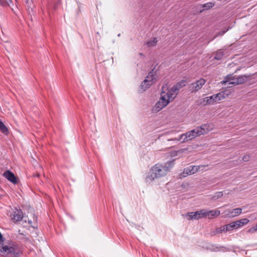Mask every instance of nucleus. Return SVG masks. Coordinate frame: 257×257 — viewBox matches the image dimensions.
<instances>
[{
    "label": "nucleus",
    "instance_id": "nucleus-1",
    "mask_svg": "<svg viewBox=\"0 0 257 257\" xmlns=\"http://www.w3.org/2000/svg\"><path fill=\"white\" fill-rule=\"evenodd\" d=\"M173 164V162H168L164 164L155 165L150 170L146 179V181L152 182L155 179L165 176L172 168Z\"/></svg>",
    "mask_w": 257,
    "mask_h": 257
},
{
    "label": "nucleus",
    "instance_id": "nucleus-2",
    "mask_svg": "<svg viewBox=\"0 0 257 257\" xmlns=\"http://www.w3.org/2000/svg\"><path fill=\"white\" fill-rule=\"evenodd\" d=\"M210 130L211 128L208 124H204L199 127H197L195 129L180 135L177 140L181 141L182 140L183 141H182V143H184L186 141L191 140L195 138L197 136H199L205 134Z\"/></svg>",
    "mask_w": 257,
    "mask_h": 257
},
{
    "label": "nucleus",
    "instance_id": "nucleus-3",
    "mask_svg": "<svg viewBox=\"0 0 257 257\" xmlns=\"http://www.w3.org/2000/svg\"><path fill=\"white\" fill-rule=\"evenodd\" d=\"M0 252L5 257H20L22 250L17 243H12L9 245L0 246Z\"/></svg>",
    "mask_w": 257,
    "mask_h": 257
},
{
    "label": "nucleus",
    "instance_id": "nucleus-4",
    "mask_svg": "<svg viewBox=\"0 0 257 257\" xmlns=\"http://www.w3.org/2000/svg\"><path fill=\"white\" fill-rule=\"evenodd\" d=\"M171 99L165 91H162L161 94V97L159 101L156 104L154 107L155 111H159L166 106L169 102V100Z\"/></svg>",
    "mask_w": 257,
    "mask_h": 257
},
{
    "label": "nucleus",
    "instance_id": "nucleus-5",
    "mask_svg": "<svg viewBox=\"0 0 257 257\" xmlns=\"http://www.w3.org/2000/svg\"><path fill=\"white\" fill-rule=\"evenodd\" d=\"M206 80L204 79L201 78L195 82L190 84L188 87L189 90L190 91L191 93L196 92L202 88Z\"/></svg>",
    "mask_w": 257,
    "mask_h": 257
},
{
    "label": "nucleus",
    "instance_id": "nucleus-6",
    "mask_svg": "<svg viewBox=\"0 0 257 257\" xmlns=\"http://www.w3.org/2000/svg\"><path fill=\"white\" fill-rule=\"evenodd\" d=\"M200 168L198 166H190L185 168L183 172L180 174V178H184L188 175H191L197 172Z\"/></svg>",
    "mask_w": 257,
    "mask_h": 257
},
{
    "label": "nucleus",
    "instance_id": "nucleus-7",
    "mask_svg": "<svg viewBox=\"0 0 257 257\" xmlns=\"http://www.w3.org/2000/svg\"><path fill=\"white\" fill-rule=\"evenodd\" d=\"M242 212L241 208H236L230 210H226L224 211V217L231 218L238 216Z\"/></svg>",
    "mask_w": 257,
    "mask_h": 257
},
{
    "label": "nucleus",
    "instance_id": "nucleus-8",
    "mask_svg": "<svg viewBox=\"0 0 257 257\" xmlns=\"http://www.w3.org/2000/svg\"><path fill=\"white\" fill-rule=\"evenodd\" d=\"M203 209L197 211L195 212H189L186 215V217L188 220L191 219H198L199 218H201L203 217Z\"/></svg>",
    "mask_w": 257,
    "mask_h": 257
},
{
    "label": "nucleus",
    "instance_id": "nucleus-9",
    "mask_svg": "<svg viewBox=\"0 0 257 257\" xmlns=\"http://www.w3.org/2000/svg\"><path fill=\"white\" fill-rule=\"evenodd\" d=\"M11 216L12 219L14 222H18L23 219L24 217L23 212L21 209H16V210L12 214Z\"/></svg>",
    "mask_w": 257,
    "mask_h": 257
},
{
    "label": "nucleus",
    "instance_id": "nucleus-10",
    "mask_svg": "<svg viewBox=\"0 0 257 257\" xmlns=\"http://www.w3.org/2000/svg\"><path fill=\"white\" fill-rule=\"evenodd\" d=\"M4 177L7 179L9 181L14 184L18 183V179L14 174L10 170L6 171L3 174Z\"/></svg>",
    "mask_w": 257,
    "mask_h": 257
},
{
    "label": "nucleus",
    "instance_id": "nucleus-11",
    "mask_svg": "<svg viewBox=\"0 0 257 257\" xmlns=\"http://www.w3.org/2000/svg\"><path fill=\"white\" fill-rule=\"evenodd\" d=\"M203 211L204 213H203V217H208V218H212L217 217L220 214V211L217 209L209 211L203 209Z\"/></svg>",
    "mask_w": 257,
    "mask_h": 257
},
{
    "label": "nucleus",
    "instance_id": "nucleus-12",
    "mask_svg": "<svg viewBox=\"0 0 257 257\" xmlns=\"http://www.w3.org/2000/svg\"><path fill=\"white\" fill-rule=\"evenodd\" d=\"M218 95H212L209 97H206L204 98L203 101L201 102V104L205 106L207 104H210L217 101L216 98L218 97Z\"/></svg>",
    "mask_w": 257,
    "mask_h": 257
},
{
    "label": "nucleus",
    "instance_id": "nucleus-13",
    "mask_svg": "<svg viewBox=\"0 0 257 257\" xmlns=\"http://www.w3.org/2000/svg\"><path fill=\"white\" fill-rule=\"evenodd\" d=\"M157 73V70H155V68L152 69L151 71H150L146 77L145 79H148L147 83H151L152 85L156 80V78L154 77L155 75Z\"/></svg>",
    "mask_w": 257,
    "mask_h": 257
},
{
    "label": "nucleus",
    "instance_id": "nucleus-14",
    "mask_svg": "<svg viewBox=\"0 0 257 257\" xmlns=\"http://www.w3.org/2000/svg\"><path fill=\"white\" fill-rule=\"evenodd\" d=\"M26 3V7H27V11L29 15L32 16V14H33L34 8H35V6L34 5L33 2L32 1H29V0H24Z\"/></svg>",
    "mask_w": 257,
    "mask_h": 257
},
{
    "label": "nucleus",
    "instance_id": "nucleus-15",
    "mask_svg": "<svg viewBox=\"0 0 257 257\" xmlns=\"http://www.w3.org/2000/svg\"><path fill=\"white\" fill-rule=\"evenodd\" d=\"M251 75H243L238 76L237 77V82H235L236 84H242L245 83L251 76Z\"/></svg>",
    "mask_w": 257,
    "mask_h": 257
},
{
    "label": "nucleus",
    "instance_id": "nucleus-16",
    "mask_svg": "<svg viewBox=\"0 0 257 257\" xmlns=\"http://www.w3.org/2000/svg\"><path fill=\"white\" fill-rule=\"evenodd\" d=\"M206 248L207 250H210L211 251H223V249L225 247L223 246H217L214 244H209L207 246Z\"/></svg>",
    "mask_w": 257,
    "mask_h": 257
},
{
    "label": "nucleus",
    "instance_id": "nucleus-17",
    "mask_svg": "<svg viewBox=\"0 0 257 257\" xmlns=\"http://www.w3.org/2000/svg\"><path fill=\"white\" fill-rule=\"evenodd\" d=\"M249 222V220L247 218H243L237 221H234L236 228H238L243 225L246 224Z\"/></svg>",
    "mask_w": 257,
    "mask_h": 257
},
{
    "label": "nucleus",
    "instance_id": "nucleus-18",
    "mask_svg": "<svg viewBox=\"0 0 257 257\" xmlns=\"http://www.w3.org/2000/svg\"><path fill=\"white\" fill-rule=\"evenodd\" d=\"M179 93L178 90L174 89V86L166 93L171 99H174Z\"/></svg>",
    "mask_w": 257,
    "mask_h": 257
},
{
    "label": "nucleus",
    "instance_id": "nucleus-19",
    "mask_svg": "<svg viewBox=\"0 0 257 257\" xmlns=\"http://www.w3.org/2000/svg\"><path fill=\"white\" fill-rule=\"evenodd\" d=\"M148 79H145L140 85L141 91L142 92L145 91L147 89L150 87L152 85L151 83H147Z\"/></svg>",
    "mask_w": 257,
    "mask_h": 257
},
{
    "label": "nucleus",
    "instance_id": "nucleus-20",
    "mask_svg": "<svg viewBox=\"0 0 257 257\" xmlns=\"http://www.w3.org/2000/svg\"><path fill=\"white\" fill-rule=\"evenodd\" d=\"M227 80L223 81V83H226L227 82H229V84H232L234 85H237L235 82H237V77L235 76H232L231 75L228 76L227 77Z\"/></svg>",
    "mask_w": 257,
    "mask_h": 257
},
{
    "label": "nucleus",
    "instance_id": "nucleus-21",
    "mask_svg": "<svg viewBox=\"0 0 257 257\" xmlns=\"http://www.w3.org/2000/svg\"><path fill=\"white\" fill-rule=\"evenodd\" d=\"M186 85V81L182 80L178 83H177L175 85H174V89L175 90H179L181 88L185 86Z\"/></svg>",
    "mask_w": 257,
    "mask_h": 257
},
{
    "label": "nucleus",
    "instance_id": "nucleus-22",
    "mask_svg": "<svg viewBox=\"0 0 257 257\" xmlns=\"http://www.w3.org/2000/svg\"><path fill=\"white\" fill-rule=\"evenodd\" d=\"M225 232L232 230L233 229H237L234 222H231L226 225H224Z\"/></svg>",
    "mask_w": 257,
    "mask_h": 257
},
{
    "label": "nucleus",
    "instance_id": "nucleus-23",
    "mask_svg": "<svg viewBox=\"0 0 257 257\" xmlns=\"http://www.w3.org/2000/svg\"><path fill=\"white\" fill-rule=\"evenodd\" d=\"M0 131L2 133L5 135H7L9 133V131L6 126L4 124V123L0 119Z\"/></svg>",
    "mask_w": 257,
    "mask_h": 257
},
{
    "label": "nucleus",
    "instance_id": "nucleus-24",
    "mask_svg": "<svg viewBox=\"0 0 257 257\" xmlns=\"http://www.w3.org/2000/svg\"><path fill=\"white\" fill-rule=\"evenodd\" d=\"M224 55L223 52L221 50H219L216 52L214 58L216 60H220L222 58Z\"/></svg>",
    "mask_w": 257,
    "mask_h": 257
},
{
    "label": "nucleus",
    "instance_id": "nucleus-25",
    "mask_svg": "<svg viewBox=\"0 0 257 257\" xmlns=\"http://www.w3.org/2000/svg\"><path fill=\"white\" fill-rule=\"evenodd\" d=\"M12 0H0V5L3 7L10 6Z\"/></svg>",
    "mask_w": 257,
    "mask_h": 257
},
{
    "label": "nucleus",
    "instance_id": "nucleus-26",
    "mask_svg": "<svg viewBox=\"0 0 257 257\" xmlns=\"http://www.w3.org/2000/svg\"><path fill=\"white\" fill-rule=\"evenodd\" d=\"M214 6V4L212 3H207L203 5H202V7L204 8V10H209V9L212 8Z\"/></svg>",
    "mask_w": 257,
    "mask_h": 257
},
{
    "label": "nucleus",
    "instance_id": "nucleus-27",
    "mask_svg": "<svg viewBox=\"0 0 257 257\" xmlns=\"http://www.w3.org/2000/svg\"><path fill=\"white\" fill-rule=\"evenodd\" d=\"M224 228H225L224 226L217 228L215 230V231L212 233V235L215 234V233H222V232H225Z\"/></svg>",
    "mask_w": 257,
    "mask_h": 257
},
{
    "label": "nucleus",
    "instance_id": "nucleus-28",
    "mask_svg": "<svg viewBox=\"0 0 257 257\" xmlns=\"http://www.w3.org/2000/svg\"><path fill=\"white\" fill-rule=\"evenodd\" d=\"M157 38H154L153 40L149 41L147 43V45L148 47H152L155 46L157 42Z\"/></svg>",
    "mask_w": 257,
    "mask_h": 257
},
{
    "label": "nucleus",
    "instance_id": "nucleus-29",
    "mask_svg": "<svg viewBox=\"0 0 257 257\" xmlns=\"http://www.w3.org/2000/svg\"><path fill=\"white\" fill-rule=\"evenodd\" d=\"M215 95H218V97L216 98L217 101L221 100V99L224 98V93L223 92H219Z\"/></svg>",
    "mask_w": 257,
    "mask_h": 257
},
{
    "label": "nucleus",
    "instance_id": "nucleus-30",
    "mask_svg": "<svg viewBox=\"0 0 257 257\" xmlns=\"http://www.w3.org/2000/svg\"><path fill=\"white\" fill-rule=\"evenodd\" d=\"M223 196V192H217L215 193L213 198L219 199Z\"/></svg>",
    "mask_w": 257,
    "mask_h": 257
},
{
    "label": "nucleus",
    "instance_id": "nucleus-31",
    "mask_svg": "<svg viewBox=\"0 0 257 257\" xmlns=\"http://www.w3.org/2000/svg\"><path fill=\"white\" fill-rule=\"evenodd\" d=\"M256 231H257L256 230V228H255V226L254 227H251L248 230V232H249V233H254V232H255Z\"/></svg>",
    "mask_w": 257,
    "mask_h": 257
},
{
    "label": "nucleus",
    "instance_id": "nucleus-32",
    "mask_svg": "<svg viewBox=\"0 0 257 257\" xmlns=\"http://www.w3.org/2000/svg\"><path fill=\"white\" fill-rule=\"evenodd\" d=\"M249 156L248 155H244L242 158V160L244 162H247L248 161H249Z\"/></svg>",
    "mask_w": 257,
    "mask_h": 257
},
{
    "label": "nucleus",
    "instance_id": "nucleus-33",
    "mask_svg": "<svg viewBox=\"0 0 257 257\" xmlns=\"http://www.w3.org/2000/svg\"><path fill=\"white\" fill-rule=\"evenodd\" d=\"M4 241L3 236L2 234V233L0 232V244L2 243Z\"/></svg>",
    "mask_w": 257,
    "mask_h": 257
},
{
    "label": "nucleus",
    "instance_id": "nucleus-34",
    "mask_svg": "<svg viewBox=\"0 0 257 257\" xmlns=\"http://www.w3.org/2000/svg\"><path fill=\"white\" fill-rule=\"evenodd\" d=\"M28 223L30 225H31L33 227H35V226H33L32 225V221L31 220H28Z\"/></svg>",
    "mask_w": 257,
    "mask_h": 257
},
{
    "label": "nucleus",
    "instance_id": "nucleus-35",
    "mask_svg": "<svg viewBox=\"0 0 257 257\" xmlns=\"http://www.w3.org/2000/svg\"><path fill=\"white\" fill-rule=\"evenodd\" d=\"M33 216H33V218H34V221H37V216H36L34 214L33 215Z\"/></svg>",
    "mask_w": 257,
    "mask_h": 257
},
{
    "label": "nucleus",
    "instance_id": "nucleus-36",
    "mask_svg": "<svg viewBox=\"0 0 257 257\" xmlns=\"http://www.w3.org/2000/svg\"><path fill=\"white\" fill-rule=\"evenodd\" d=\"M187 150L186 149H183V150ZM182 150H179V151H178V152H182Z\"/></svg>",
    "mask_w": 257,
    "mask_h": 257
},
{
    "label": "nucleus",
    "instance_id": "nucleus-37",
    "mask_svg": "<svg viewBox=\"0 0 257 257\" xmlns=\"http://www.w3.org/2000/svg\"><path fill=\"white\" fill-rule=\"evenodd\" d=\"M19 234H21V235H24V234L23 233H20V230H19Z\"/></svg>",
    "mask_w": 257,
    "mask_h": 257
},
{
    "label": "nucleus",
    "instance_id": "nucleus-38",
    "mask_svg": "<svg viewBox=\"0 0 257 257\" xmlns=\"http://www.w3.org/2000/svg\"><path fill=\"white\" fill-rule=\"evenodd\" d=\"M24 238H25V239H26V240H29V238H27V237H25H25H24Z\"/></svg>",
    "mask_w": 257,
    "mask_h": 257
},
{
    "label": "nucleus",
    "instance_id": "nucleus-39",
    "mask_svg": "<svg viewBox=\"0 0 257 257\" xmlns=\"http://www.w3.org/2000/svg\"><path fill=\"white\" fill-rule=\"evenodd\" d=\"M139 55L140 56H144V55L142 53H139Z\"/></svg>",
    "mask_w": 257,
    "mask_h": 257
},
{
    "label": "nucleus",
    "instance_id": "nucleus-40",
    "mask_svg": "<svg viewBox=\"0 0 257 257\" xmlns=\"http://www.w3.org/2000/svg\"><path fill=\"white\" fill-rule=\"evenodd\" d=\"M255 228H256V230H257V224L255 226Z\"/></svg>",
    "mask_w": 257,
    "mask_h": 257
},
{
    "label": "nucleus",
    "instance_id": "nucleus-41",
    "mask_svg": "<svg viewBox=\"0 0 257 257\" xmlns=\"http://www.w3.org/2000/svg\"><path fill=\"white\" fill-rule=\"evenodd\" d=\"M202 11H203V10H201V11H200V13H201Z\"/></svg>",
    "mask_w": 257,
    "mask_h": 257
}]
</instances>
